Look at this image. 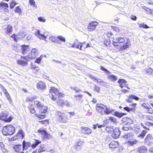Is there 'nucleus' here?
<instances>
[{
	"mask_svg": "<svg viewBox=\"0 0 153 153\" xmlns=\"http://www.w3.org/2000/svg\"><path fill=\"white\" fill-rule=\"evenodd\" d=\"M50 96L51 99L53 100H55L57 97H61L64 94L59 92L58 90L54 87H51L50 90Z\"/></svg>",
	"mask_w": 153,
	"mask_h": 153,
	"instance_id": "1",
	"label": "nucleus"
},
{
	"mask_svg": "<svg viewBox=\"0 0 153 153\" xmlns=\"http://www.w3.org/2000/svg\"><path fill=\"white\" fill-rule=\"evenodd\" d=\"M134 134L132 133H128L124 135V138L127 141V142H126V143L129 146H131L137 143V140L134 139Z\"/></svg>",
	"mask_w": 153,
	"mask_h": 153,
	"instance_id": "2",
	"label": "nucleus"
},
{
	"mask_svg": "<svg viewBox=\"0 0 153 153\" xmlns=\"http://www.w3.org/2000/svg\"><path fill=\"white\" fill-rule=\"evenodd\" d=\"M15 131L14 127L11 125H7L3 128L2 132L4 135H11L14 133Z\"/></svg>",
	"mask_w": 153,
	"mask_h": 153,
	"instance_id": "3",
	"label": "nucleus"
},
{
	"mask_svg": "<svg viewBox=\"0 0 153 153\" xmlns=\"http://www.w3.org/2000/svg\"><path fill=\"white\" fill-rule=\"evenodd\" d=\"M112 44L119 51H123L128 48L129 46V43L128 42H126L125 45H121L118 42L116 41V40L114 39Z\"/></svg>",
	"mask_w": 153,
	"mask_h": 153,
	"instance_id": "4",
	"label": "nucleus"
},
{
	"mask_svg": "<svg viewBox=\"0 0 153 153\" xmlns=\"http://www.w3.org/2000/svg\"><path fill=\"white\" fill-rule=\"evenodd\" d=\"M56 114L58 120L59 121L63 123H65L67 121L68 118L63 113L57 111Z\"/></svg>",
	"mask_w": 153,
	"mask_h": 153,
	"instance_id": "5",
	"label": "nucleus"
},
{
	"mask_svg": "<svg viewBox=\"0 0 153 153\" xmlns=\"http://www.w3.org/2000/svg\"><path fill=\"white\" fill-rule=\"evenodd\" d=\"M34 104L40 111V112L42 113H45L47 110V107L42 105L40 102L38 101H36Z\"/></svg>",
	"mask_w": 153,
	"mask_h": 153,
	"instance_id": "6",
	"label": "nucleus"
},
{
	"mask_svg": "<svg viewBox=\"0 0 153 153\" xmlns=\"http://www.w3.org/2000/svg\"><path fill=\"white\" fill-rule=\"evenodd\" d=\"M9 115V114L7 113H1L0 115V119L2 120H4L6 122H10L13 119L11 116H9L7 118Z\"/></svg>",
	"mask_w": 153,
	"mask_h": 153,
	"instance_id": "7",
	"label": "nucleus"
},
{
	"mask_svg": "<svg viewBox=\"0 0 153 153\" xmlns=\"http://www.w3.org/2000/svg\"><path fill=\"white\" fill-rule=\"evenodd\" d=\"M104 105L97 104L96 108L97 111L100 114L104 115L105 114V108Z\"/></svg>",
	"mask_w": 153,
	"mask_h": 153,
	"instance_id": "8",
	"label": "nucleus"
},
{
	"mask_svg": "<svg viewBox=\"0 0 153 153\" xmlns=\"http://www.w3.org/2000/svg\"><path fill=\"white\" fill-rule=\"evenodd\" d=\"M25 36V34L22 32H19L16 35L13 34L11 36V37L16 42H17L19 39L21 40Z\"/></svg>",
	"mask_w": 153,
	"mask_h": 153,
	"instance_id": "9",
	"label": "nucleus"
},
{
	"mask_svg": "<svg viewBox=\"0 0 153 153\" xmlns=\"http://www.w3.org/2000/svg\"><path fill=\"white\" fill-rule=\"evenodd\" d=\"M28 58L26 56L21 57V59L17 60V63L19 65L25 66L27 65L28 60Z\"/></svg>",
	"mask_w": 153,
	"mask_h": 153,
	"instance_id": "10",
	"label": "nucleus"
},
{
	"mask_svg": "<svg viewBox=\"0 0 153 153\" xmlns=\"http://www.w3.org/2000/svg\"><path fill=\"white\" fill-rule=\"evenodd\" d=\"M38 133L42 135V137L43 140L49 138L51 136L50 134H48L45 130L40 129L38 131Z\"/></svg>",
	"mask_w": 153,
	"mask_h": 153,
	"instance_id": "11",
	"label": "nucleus"
},
{
	"mask_svg": "<svg viewBox=\"0 0 153 153\" xmlns=\"http://www.w3.org/2000/svg\"><path fill=\"white\" fill-rule=\"evenodd\" d=\"M153 137L152 134H149L147 135L145 139L144 142L146 145L150 146L152 143Z\"/></svg>",
	"mask_w": 153,
	"mask_h": 153,
	"instance_id": "12",
	"label": "nucleus"
},
{
	"mask_svg": "<svg viewBox=\"0 0 153 153\" xmlns=\"http://www.w3.org/2000/svg\"><path fill=\"white\" fill-rule=\"evenodd\" d=\"M38 54V51L36 48H33L28 55V58L33 59L36 58Z\"/></svg>",
	"mask_w": 153,
	"mask_h": 153,
	"instance_id": "13",
	"label": "nucleus"
},
{
	"mask_svg": "<svg viewBox=\"0 0 153 153\" xmlns=\"http://www.w3.org/2000/svg\"><path fill=\"white\" fill-rule=\"evenodd\" d=\"M120 135L119 129L117 128L113 130V133L111 134L112 137L114 138H117Z\"/></svg>",
	"mask_w": 153,
	"mask_h": 153,
	"instance_id": "14",
	"label": "nucleus"
},
{
	"mask_svg": "<svg viewBox=\"0 0 153 153\" xmlns=\"http://www.w3.org/2000/svg\"><path fill=\"white\" fill-rule=\"evenodd\" d=\"M97 25L98 23L96 22H93L90 23L88 26L89 30L90 31L94 30Z\"/></svg>",
	"mask_w": 153,
	"mask_h": 153,
	"instance_id": "15",
	"label": "nucleus"
},
{
	"mask_svg": "<svg viewBox=\"0 0 153 153\" xmlns=\"http://www.w3.org/2000/svg\"><path fill=\"white\" fill-rule=\"evenodd\" d=\"M92 131V130L89 128L82 126L81 127V132L82 133L84 134H90Z\"/></svg>",
	"mask_w": 153,
	"mask_h": 153,
	"instance_id": "16",
	"label": "nucleus"
},
{
	"mask_svg": "<svg viewBox=\"0 0 153 153\" xmlns=\"http://www.w3.org/2000/svg\"><path fill=\"white\" fill-rule=\"evenodd\" d=\"M31 146L30 143L28 142H25L24 140L22 142L23 151L27 149Z\"/></svg>",
	"mask_w": 153,
	"mask_h": 153,
	"instance_id": "17",
	"label": "nucleus"
},
{
	"mask_svg": "<svg viewBox=\"0 0 153 153\" xmlns=\"http://www.w3.org/2000/svg\"><path fill=\"white\" fill-rule=\"evenodd\" d=\"M14 149L16 152L21 153L23 152V148L21 145H15L14 147Z\"/></svg>",
	"mask_w": 153,
	"mask_h": 153,
	"instance_id": "18",
	"label": "nucleus"
},
{
	"mask_svg": "<svg viewBox=\"0 0 153 153\" xmlns=\"http://www.w3.org/2000/svg\"><path fill=\"white\" fill-rule=\"evenodd\" d=\"M37 87L38 89L44 90L46 88L45 83L42 82L40 81L37 85Z\"/></svg>",
	"mask_w": 153,
	"mask_h": 153,
	"instance_id": "19",
	"label": "nucleus"
},
{
	"mask_svg": "<svg viewBox=\"0 0 153 153\" xmlns=\"http://www.w3.org/2000/svg\"><path fill=\"white\" fill-rule=\"evenodd\" d=\"M104 106L105 108V114L108 115L110 113L114 112L115 111L114 109H112L109 107H108L106 105H104Z\"/></svg>",
	"mask_w": 153,
	"mask_h": 153,
	"instance_id": "20",
	"label": "nucleus"
},
{
	"mask_svg": "<svg viewBox=\"0 0 153 153\" xmlns=\"http://www.w3.org/2000/svg\"><path fill=\"white\" fill-rule=\"evenodd\" d=\"M36 35L38 38L42 39L45 40L46 38V37L43 34L40 33V30H38L36 32H35Z\"/></svg>",
	"mask_w": 153,
	"mask_h": 153,
	"instance_id": "21",
	"label": "nucleus"
},
{
	"mask_svg": "<svg viewBox=\"0 0 153 153\" xmlns=\"http://www.w3.org/2000/svg\"><path fill=\"white\" fill-rule=\"evenodd\" d=\"M118 145V143L117 142L112 141L109 144V148H115L117 147Z\"/></svg>",
	"mask_w": 153,
	"mask_h": 153,
	"instance_id": "22",
	"label": "nucleus"
},
{
	"mask_svg": "<svg viewBox=\"0 0 153 153\" xmlns=\"http://www.w3.org/2000/svg\"><path fill=\"white\" fill-rule=\"evenodd\" d=\"M118 82L120 85V86L122 88H123L124 86L127 85L126 84L127 82L125 79H120Z\"/></svg>",
	"mask_w": 153,
	"mask_h": 153,
	"instance_id": "23",
	"label": "nucleus"
},
{
	"mask_svg": "<svg viewBox=\"0 0 153 153\" xmlns=\"http://www.w3.org/2000/svg\"><path fill=\"white\" fill-rule=\"evenodd\" d=\"M85 43V42L80 43L77 40H76L74 42L73 44L72 45L71 47L72 48H78L80 44H83Z\"/></svg>",
	"mask_w": 153,
	"mask_h": 153,
	"instance_id": "24",
	"label": "nucleus"
},
{
	"mask_svg": "<svg viewBox=\"0 0 153 153\" xmlns=\"http://www.w3.org/2000/svg\"><path fill=\"white\" fill-rule=\"evenodd\" d=\"M115 39L116 40V41L118 42L120 44V43H126L125 40L123 38L117 37Z\"/></svg>",
	"mask_w": 153,
	"mask_h": 153,
	"instance_id": "25",
	"label": "nucleus"
},
{
	"mask_svg": "<svg viewBox=\"0 0 153 153\" xmlns=\"http://www.w3.org/2000/svg\"><path fill=\"white\" fill-rule=\"evenodd\" d=\"M22 51L23 54H25L27 53V50L28 48V46L26 45H22Z\"/></svg>",
	"mask_w": 153,
	"mask_h": 153,
	"instance_id": "26",
	"label": "nucleus"
},
{
	"mask_svg": "<svg viewBox=\"0 0 153 153\" xmlns=\"http://www.w3.org/2000/svg\"><path fill=\"white\" fill-rule=\"evenodd\" d=\"M20 135V137H21L22 138H23L25 136V133L24 132H23L22 130H20L19 131L18 133L17 134V135L16 137H15V139H17L18 138V137H18V136Z\"/></svg>",
	"mask_w": 153,
	"mask_h": 153,
	"instance_id": "27",
	"label": "nucleus"
},
{
	"mask_svg": "<svg viewBox=\"0 0 153 153\" xmlns=\"http://www.w3.org/2000/svg\"><path fill=\"white\" fill-rule=\"evenodd\" d=\"M126 115V114L123 113H119L117 111H116L114 113V115L119 118H121L124 115Z\"/></svg>",
	"mask_w": 153,
	"mask_h": 153,
	"instance_id": "28",
	"label": "nucleus"
},
{
	"mask_svg": "<svg viewBox=\"0 0 153 153\" xmlns=\"http://www.w3.org/2000/svg\"><path fill=\"white\" fill-rule=\"evenodd\" d=\"M108 78L112 81H115L117 79L116 76L113 75H109L108 76Z\"/></svg>",
	"mask_w": 153,
	"mask_h": 153,
	"instance_id": "29",
	"label": "nucleus"
},
{
	"mask_svg": "<svg viewBox=\"0 0 153 153\" xmlns=\"http://www.w3.org/2000/svg\"><path fill=\"white\" fill-rule=\"evenodd\" d=\"M49 39L52 42L56 44L59 43V41L57 40L56 38L53 36H51L50 37Z\"/></svg>",
	"mask_w": 153,
	"mask_h": 153,
	"instance_id": "30",
	"label": "nucleus"
},
{
	"mask_svg": "<svg viewBox=\"0 0 153 153\" xmlns=\"http://www.w3.org/2000/svg\"><path fill=\"white\" fill-rule=\"evenodd\" d=\"M7 32L6 33L7 34H10L11 33L12 31V27L11 25H8L7 27Z\"/></svg>",
	"mask_w": 153,
	"mask_h": 153,
	"instance_id": "31",
	"label": "nucleus"
},
{
	"mask_svg": "<svg viewBox=\"0 0 153 153\" xmlns=\"http://www.w3.org/2000/svg\"><path fill=\"white\" fill-rule=\"evenodd\" d=\"M35 143L31 145L32 147L33 148H35L37 146L41 143V142L38 140L35 139Z\"/></svg>",
	"mask_w": 153,
	"mask_h": 153,
	"instance_id": "32",
	"label": "nucleus"
},
{
	"mask_svg": "<svg viewBox=\"0 0 153 153\" xmlns=\"http://www.w3.org/2000/svg\"><path fill=\"white\" fill-rule=\"evenodd\" d=\"M146 74L148 75H153V70L151 68H149L146 70Z\"/></svg>",
	"mask_w": 153,
	"mask_h": 153,
	"instance_id": "33",
	"label": "nucleus"
},
{
	"mask_svg": "<svg viewBox=\"0 0 153 153\" xmlns=\"http://www.w3.org/2000/svg\"><path fill=\"white\" fill-rule=\"evenodd\" d=\"M133 123V122L132 120L129 118H127L126 119V122L125 124L129 126L131 124H132Z\"/></svg>",
	"mask_w": 153,
	"mask_h": 153,
	"instance_id": "34",
	"label": "nucleus"
},
{
	"mask_svg": "<svg viewBox=\"0 0 153 153\" xmlns=\"http://www.w3.org/2000/svg\"><path fill=\"white\" fill-rule=\"evenodd\" d=\"M29 109L30 110V112L32 114H34L35 112V110L34 109V106L32 105H31L29 107Z\"/></svg>",
	"mask_w": 153,
	"mask_h": 153,
	"instance_id": "35",
	"label": "nucleus"
},
{
	"mask_svg": "<svg viewBox=\"0 0 153 153\" xmlns=\"http://www.w3.org/2000/svg\"><path fill=\"white\" fill-rule=\"evenodd\" d=\"M131 128L129 126L125 124L122 127V129L124 131H128L129 129H131Z\"/></svg>",
	"mask_w": 153,
	"mask_h": 153,
	"instance_id": "36",
	"label": "nucleus"
},
{
	"mask_svg": "<svg viewBox=\"0 0 153 153\" xmlns=\"http://www.w3.org/2000/svg\"><path fill=\"white\" fill-rule=\"evenodd\" d=\"M6 7H8V5L7 4L4 3L2 1L0 3V7L5 8Z\"/></svg>",
	"mask_w": 153,
	"mask_h": 153,
	"instance_id": "37",
	"label": "nucleus"
},
{
	"mask_svg": "<svg viewBox=\"0 0 153 153\" xmlns=\"http://www.w3.org/2000/svg\"><path fill=\"white\" fill-rule=\"evenodd\" d=\"M138 27H142L144 28H148L149 27L146 25L144 23L138 24Z\"/></svg>",
	"mask_w": 153,
	"mask_h": 153,
	"instance_id": "38",
	"label": "nucleus"
},
{
	"mask_svg": "<svg viewBox=\"0 0 153 153\" xmlns=\"http://www.w3.org/2000/svg\"><path fill=\"white\" fill-rule=\"evenodd\" d=\"M147 132V131H146L143 130L141 133L138 136V137H140L142 138H143Z\"/></svg>",
	"mask_w": 153,
	"mask_h": 153,
	"instance_id": "39",
	"label": "nucleus"
},
{
	"mask_svg": "<svg viewBox=\"0 0 153 153\" xmlns=\"http://www.w3.org/2000/svg\"><path fill=\"white\" fill-rule=\"evenodd\" d=\"M74 96L76 100L79 101L82 98L83 96L82 95L79 94L77 96L74 95Z\"/></svg>",
	"mask_w": 153,
	"mask_h": 153,
	"instance_id": "40",
	"label": "nucleus"
},
{
	"mask_svg": "<svg viewBox=\"0 0 153 153\" xmlns=\"http://www.w3.org/2000/svg\"><path fill=\"white\" fill-rule=\"evenodd\" d=\"M108 120L113 123H116L117 122L116 119L114 117H110Z\"/></svg>",
	"mask_w": 153,
	"mask_h": 153,
	"instance_id": "41",
	"label": "nucleus"
},
{
	"mask_svg": "<svg viewBox=\"0 0 153 153\" xmlns=\"http://www.w3.org/2000/svg\"><path fill=\"white\" fill-rule=\"evenodd\" d=\"M144 124L145 125L148 126H152L153 127V123L148 121H145Z\"/></svg>",
	"mask_w": 153,
	"mask_h": 153,
	"instance_id": "42",
	"label": "nucleus"
},
{
	"mask_svg": "<svg viewBox=\"0 0 153 153\" xmlns=\"http://www.w3.org/2000/svg\"><path fill=\"white\" fill-rule=\"evenodd\" d=\"M35 115L38 118L41 119L44 118L45 116L44 114H36Z\"/></svg>",
	"mask_w": 153,
	"mask_h": 153,
	"instance_id": "43",
	"label": "nucleus"
},
{
	"mask_svg": "<svg viewBox=\"0 0 153 153\" xmlns=\"http://www.w3.org/2000/svg\"><path fill=\"white\" fill-rule=\"evenodd\" d=\"M16 4V2L15 1H12L10 3V7L11 9L13 8Z\"/></svg>",
	"mask_w": 153,
	"mask_h": 153,
	"instance_id": "44",
	"label": "nucleus"
},
{
	"mask_svg": "<svg viewBox=\"0 0 153 153\" xmlns=\"http://www.w3.org/2000/svg\"><path fill=\"white\" fill-rule=\"evenodd\" d=\"M42 56H41L37 58L35 61V62L39 64L40 63V62L42 60Z\"/></svg>",
	"mask_w": 153,
	"mask_h": 153,
	"instance_id": "45",
	"label": "nucleus"
},
{
	"mask_svg": "<svg viewBox=\"0 0 153 153\" xmlns=\"http://www.w3.org/2000/svg\"><path fill=\"white\" fill-rule=\"evenodd\" d=\"M144 8H146V10L148 12V13H151L153 15V11H152V10H151L146 7H144Z\"/></svg>",
	"mask_w": 153,
	"mask_h": 153,
	"instance_id": "46",
	"label": "nucleus"
},
{
	"mask_svg": "<svg viewBox=\"0 0 153 153\" xmlns=\"http://www.w3.org/2000/svg\"><path fill=\"white\" fill-rule=\"evenodd\" d=\"M57 38L59 40L62 42H65V38L61 36H58L57 37Z\"/></svg>",
	"mask_w": 153,
	"mask_h": 153,
	"instance_id": "47",
	"label": "nucleus"
},
{
	"mask_svg": "<svg viewBox=\"0 0 153 153\" xmlns=\"http://www.w3.org/2000/svg\"><path fill=\"white\" fill-rule=\"evenodd\" d=\"M57 103L60 106L62 105L63 104H64V102L62 100H57Z\"/></svg>",
	"mask_w": 153,
	"mask_h": 153,
	"instance_id": "48",
	"label": "nucleus"
},
{
	"mask_svg": "<svg viewBox=\"0 0 153 153\" xmlns=\"http://www.w3.org/2000/svg\"><path fill=\"white\" fill-rule=\"evenodd\" d=\"M15 11L16 12L19 13H22L21 10L19 7H16L15 8Z\"/></svg>",
	"mask_w": 153,
	"mask_h": 153,
	"instance_id": "49",
	"label": "nucleus"
},
{
	"mask_svg": "<svg viewBox=\"0 0 153 153\" xmlns=\"http://www.w3.org/2000/svg\"><path fill=\"white\" fill-rule=\"evenodd\" d=\"M73 148L76 151H78L81 148L80 146H79L78 145L75 144Z\"/></svg>",
	"mask_w": 153,
	"mask_h": 153,
	"instance_id": "50",
	"label": "nucleus"
},
{
	"mask_svg": "<svg viewBox=\"0 0 153 153\" xmlns=\"http://www.w3.org/2000/svg\"><path fill=\"white\" fill-rule=\"evenodd\" d=\"M107 36L109 38H113L114 35L112 34L111 31L108 32L107 33Z\"/></svg>",
	"mask_w": 153,
	"mask_h": 153,
	"instance_id": "51",
	"label": "nucleus"
},
{
	"mask_svg": "<svg viewBox=\"0 0 153 153\" xmlns=\"http://www.w3.org/2000/svg\"><path fill=\"white\" fill-rule=\"evenodd\" d=\"M94 90L98 92H99L100 90V88L96 85H95L94 87Z\"/></svg>",
	"mask_w": 153,
	"mask_h": 153,
	"instance_id": "52",
	"label": "nucleus"
},
{
	"mask_svg": "<svg viewBox=\"0 0 153 153\" xmlns=\"http://www.w3.org/2000/svg\"><path fill=\"white\" fill-rule=\"evenodd\" d=\"M0 148L1 149L2 151L4 152V145L3 143L2 142H0Z\"/></svg>",
	"mask_w": 153,
	"mask_h": 153,
	"instance_id": "53",
	"label": "nucleus"
},
{
	"mask_svg": "<svg viewBox=\"0 0 153 153\" xmlns=\"http://www.w3.org/2000/svg\"><path fill=\"white\" fill-rule=\"evenodd\" d=\"M83 144V142L82 141L80 140L76 143V144L78 145L79 146L82 147V145Z\"/></svg>",
	"mask_w": 153,
	"mask_h": 153,
	"instance_id": "54",
	"label": "nucleus"
},
{
	"mask_svg": "<svg viewBox=\"0 0 153 153\" xmlns=\"http://www.w3.org/2000/svg\"><path fill=\"white\" fill-rule=\"evenodd\" d=\"M132 97H131V95H130L129 96V97L126 100V101L127 102H132Z\"/></svg>",
	"mask_w": 153,
	"mask_h": 153,
	"instance_id": "55",
	"label": "nucleus"
},
{
	"mask_svg": "<svg viewBox=\"0 0 153 153\" xmlns=\"http://www.w3.org/2000/svg\"><path fill=\"white\" fill-rule=\"evenodd\" d=\"M101 69L102 71H105V72L106 74H109L110 73L108 71L103 67H101Z\"/></svg>",
	"mask_w": 153,
	"mask_h": 153,
	"instance_id": "56",
	"label": "nucleus"
},
{
	"mask_svg": "<svg viewBox=\"0 0 153 153\" xmlns=\"http://www.w3.org/2000/svg\"><path fill=\"white\" fill-rule=\"evenodd\" d=\"M93 79H94L95 80H97V82L98 83H103L102 82V80L101 79H98L97 78H96V77H94Z\"/></svg>",
	"mask_w": 153,
	"mask_h": 153,
	"instance_id": "57",
	"label": "nucleus"
},
{
	"mask_svg": "<svg viewBox=\"0 0 153 153\" xmlns=\"http://www.w3.org/2000/svg\"><path fill=\"white\" fill-rule=\"evenodd\" d=\"M131 97H132V99L135 100H139V98L138 97H137L136 96L131 94Z\"/></svg>",
	"mask_w": 153,
	"mask_h": 153,
	"instance_id": "58",
	"label": "nucleus"
},
{
	"mask_svg": "<svg viewBox=\"0 0 153 153\" xmlns=\"http://www.w3.org/2000/svg\"><path fill=\"white\" fill-rule=\"evenodd\" d=\"M123 108L125 110H126L128 112H129L130 111H131L132 110V108H129L128 107H124Z\"/></svg>",
	"mask_w": 153,
	"mask_h": 153,
	"instance_id": "59",
	"label": "nucleus"
},
{
	"mask_svg": "<svg viewBox=\"0 0 153 153\" xmlns=\"http://www.w3.org/2000/svg\"><path fill=\"white\" fill-rule=\"evenodd\" d=\"M130 18L131 19L134 21L136 20L137 18L136 16L133 15H131Z\"/></svg>",
	"mask_w": 153,
	"mask_h": 153,
	"instance_id": "60",
	"label": "nucleus"
},
{
	"mask_svg": "<svg viewBox=\"0 0 153 153\" xmlns=\"http://www.w3.org/2000/svg\"><path fill=\"white\" fill-rule=\"evenodd\" d=\"M38 20L41 22H44L46 20L44 19L43 17H40L38 18Z\"/></svg>",
	"mask_w": 153,
	"mask_h": 153,
	"instance_id": "61",
	"label": "nucleus"
},
{
	"mask_svg": "<svg viewBox=\"0 0 153 153\" xmlns=\"http://www.w3.org/2000/svg\"><path fill=\"white\" fill-rule=\"evenodd\" d=\"M29 3L31 5H34L35 2L34 0H30Z\"/></svg>",
	"mask_w": 153,
	"mask_h": 153,
	"instance_id": "62",
	"label": "nucleus"
},
{
	"mask_svg": "<svg viewBox=\"0 0 153 153\" xmlns=\"http://www.w3.org/2000/svg\"><path fill=\"white\" fill-rule=\"evenodd\" d=\"M141 126L145 129H146V130H149V129L148 128H147V127H146V126H145L144 125H145L144 124H143V123H141Z\"/></svg>",
	"mask_w": 153,
	"mask_h": 153,
	"instance_id": "63",
	"label": "nucleus"
},
{
	"mask_svg": "<svg viewBox=\"0 0 153 153\" xmlns=\"http://www.w3.org/2000/svg\"><path fill=\"white\" fill-rule=\"evenodd\" d=\"M26 36H27V38H26V39L27 40H30L31 38L32 37V36L31 35H30V34H27V35H26Z\"/></svg>",
	"mask_w": 153,
	"mask_h": 153,
	"instance_id": "64",
	"label": "nucleus"
}]
</instances>
